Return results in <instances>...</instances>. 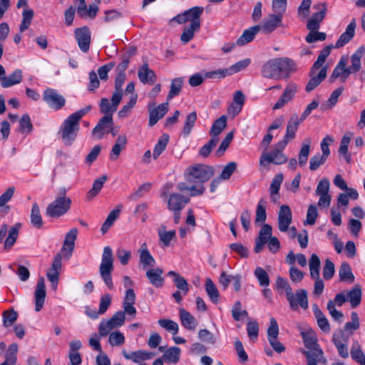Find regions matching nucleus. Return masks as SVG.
Segmentation results:
<instances>
[{
  "label": "nucleus",
  "mask_w": 365,
  "mask_h": 365,
  "mask_svg": "<svg viewBox=\"0 0 365 365\" xmlns=\"http://www.w3.org/2000/svg\"><path fill=\"white\" fill-rule=\"evenodd\" d=\"M34 11L31 9H24L22 13L23 19L21 23L19 31L21 33L26 31L31 23L34 16Z\"/></svg>",
  "instance_id": "obj_47"
},
{
  "label": "nucleus",
  "mask_w": 365,
  "mask_h": 365,
  "mask_svg": "<svg viewBox=\"0 0 365 365\" xmlns=\"http://www.w3.org/2000/svg\"><path fill=\"white\" fill-rule=\"evenodd\" d=\"M293 302L295 305L293 307H291L292 309L297 310L299 306L304 309H307L308 308V297L307 291L305 289L297 290L295 294H293Z\"/></svg>",
  "instance_id": "obj_26"
},
{
  "label": "nucleus",
  "mask_w": 365,
  "mask_h": 365,
  "mask_svg": "<svg viewBox=\"0 0 365 365\" xmlns=\"http://www.w3.org/2000/svg\"><path fill=\"white\" fill-rule=\"evenodd\" d=\"M365 51V48L364 46H360L356 51L352 54L351 57V66L350 69L357 72L361 69V58L364 56V53Z\"/></svg>",
  "instance_id": "obj_39"
},
{
  "label": "nucleus",
  "mask_w": 365,
  "mask_h": 365,
  "mask_svg": "<svg viewBox=\"0 0 365 365\" xmlns=\"http://www.w3.org/2000/svg\"><path fill=\"white\" fill-rule=\"evenodd\" d=\"M200 27L195 26H188L184 28L180 36V40L183 43H188L195 36V33L200 30Z\"/></svg>",
  "instance_id": "obj_49"
},
{
  "label": "nucleus",
  "mask_w": 365,
  "mask_h": 365,
  "mask_svg": "<svg viewBox=\"0 0 365 365\" xmlns=\"http://www.w3.org/2000/svg\"><path fill=\"white\" fill-rule=\"evenodd\" d=\"M356 27V19L354 18L351 21L350 24L346 26L345 31L342 33L338 38L334 47L339 48L348 43L355 35Z\"/></svg>",
  "instance_id": "obj_15"
},
{
  "label": "nucleus",
  "mask_w": 365,
  "mask_h": 365,
  "mask_svg": "<svg viewBox=\"0 0 365 365\" xmlns=\"http://www.w3.org/2000/svg\"><path fill=\"white\" fill-rule=\"evenodd\" d=\"M285 147V141H279L274 145L271 152H263L259 158V165L266 167L269 163L274 165L285 163L288 160L287 157L282 153Z\"/></svg>",
  "instance_id": "obj_5"
},
{
  "label": "nucleus",
  "mask_w": 365,
  "mask_h": 365,
  "mask_svg": "<svg viewBox=\"0 0 365 365\" xmlns=\"http://www.w3.org/2000/svg\"><path fill=\"white\" fill-rule=\"evenodd\" d=\"M34 296H35V310L36 312H39L42 309V307L44 304L45 298H46V285H45L44 278L43 277H39V279L38 280V282H37V284L36 287V289H35V292H34Z\"/></svg>",
  "instance_id": "obj_16"
},
{
  "label": "nucleus",
  "mask_w": 365,
  "mask_h": 365,
  "mask_svg": "<svg viewBox=\"0 0 365 365\" xmlns=\"http://www.w3.org/2000/svg\"><path fill=\"white\" fill-rule=\"evenodd\" d=\"M312 140L310 138H307L304 139L302 148L300 149L299 153V164L300 166H303L306 164L307 159L309 158V151H310V145Z\"/></svg>",
  "instance_id": "obj_35"
},
{
  "label": "nucleus",
  "mask_w": 365,
  "mask_h": 365,
  "mask_svg": "<svg viewBox=\"0 0 365 365\" xmlns=\"http://www.w3.org/2000/svg\"><path fill=\"white\" fill-rule=\"evenodd\" d=\"M21 227V224L16 223L12 227L10 228V230H9L8 236L4 241V247L5 250H10L15 244L18 238Z\"/></svg>",
  "instance_id": "obj_28"
},
{
  "label": "nucleus",
  "mask_w": 365,
  "mask_h": 365,
  "mask_svg": "<svg viewBox=\"0 0 365 365\" xmlns=\"http://www.w3.org/2000/svg\"><path fill=\"white\" fill-rule=\"evenodd\" d=\"M140 263L143 265V268L151 267H153L155 264V260L150 255V252L144 251L143 253L139 254Z\"/></svg>",
  "instance_id": "obj_61"
},
{
  "label": "nucleus",
  "mask_w": 365,
  "mask_h": 365,
  "mask_svg": "<svg viewBox=\"0 0 365 365\" xmlns=\"http://www.w3.org/2000/svg\"><path fill=\"white\" fill-rule=\"evenodd\" d=\"M339 276L341 282L352 283L354 281V276L352 273L351 268L346 262L341 263L339 269Z\"/></svg>",
  "instance_id": "obj_34"
},
{
  "label": "nucleus",
  "mask_w": 365,
  "mask_h": 365,
  "mask_svg": "<svg viewBox=\"0 0 365 365\" xmlns=\"http://www.w3.org/2000/svg\"><path fill=\"white\" fill-rule=\"evenodd\" d=\"M33 129L34 127L29 115L24 114L19 120V132L28 135L32 132Z\"/></svg>",
  "instance_id": "obj_46"
},
{
  "label": "nucleus",
  "mask_w": 365,
  "mask_h": 365,
  "mask_svg": "<svg viewBox=\"0 0 365 365\" xmlns=\"http://www.w3.org/2000/svg\"><path fill=\"white\" fill-rule=\"evenodd\" d=\"M123 355L128 360H131L135 363H140L152 359L155 356V354L144 350H138L130 353L123 351Z\"/></svg>",
  "instance_id": "obj_20"
},
{
  "label": "nucleus",
  "mask_w": 365,
  "mask_h": 365,
  "mask_svg": "<svg viewBox=\"0 0 365 365\" xmlns=\"http://www.w3.org/2000/svg\"><path fill=\"white\" fill-rule=\"evenodd\" d=\"M212 167L205 164H195L188 166L184 172L186 182L178 183L177 188L181 192L188 191L192 197L203 194V184L214 175Z\"/></svg>",
  "instance_id": "obj_1"
},
{
  "label": "nucleus",
  "mask_w": 365,
  "mask_h": 365,
  "mask_svg": "<svg viewBox=\"0 0 365 365\" xmlns=\"http://www.w3.org/2000/svg\"><path fill=\"white\" fill-rule=\"evenodd\" d=\"M232 315L235 321H240L243 317H247L248 313L246 310L242 309V304L240 301H236L232 309Z\"/></svg>",
  "instance_id": "obj_57"
},
{
  "label": "nucleus",
  "mask_w": 365,
  "mask_h": 365,
  "mask_svg": "<svg viewBox=\"0 0 365 365\" xmlns=\"http://www.w3.org/2000/svg\"><path fill=\"white\" fill-rule=\"evenodd\" d=\"M189 201L187 197L179 193H173L168 198V208L170 211H181Z\"/></svg>",
  "instance_id": "obj_13"
},
{
  "label": "nucleus",
  "mask_w": 365,
  "mask_h": 365,
  "mask_svg": "<svg viewBox=\"0 0 365 365\" xmlns=\"http://www.w3.org/2000/svg\"><path fill=\"white\" fill-rule=\"evenodd\" d=\"M168 275L173 277V282L175 287L182 292L183 295H186L189 292V284L187 280L175 271H170Z\"/></svg>",
  "instance_id": "obj_29"
},
{
  "label": "nucleus",
  "mask_w": 365,
  "mask_h": 365,
  "mask_svg": "<svg viewBox=\"0 0 365 365\" xmlns=\"http://www.w3.org/2000/svg\"><path fill=\"white\" fill-rule=\"evenodd\" d=\"M314 349V351H303L307 358V365H317V362L320 361V357L323 356L324 352L321 349L315 347Z\"/></svg>",
  "instance_id": "obj_40"
},
{
  "label": "nucleus",
  "mask_w": 365,
  "mask_h": 365,
  "mask_svg": "<svg viewBox=\"0 0 365 365\" xmlns=\"http://www.w3.org/2000/svg\"><path fill=\"white\" fill-rule=\"evenodd\" d=\"M335 267L334 263L329 259H327L322 271L324 279L326 280L331 279L333 277Z\"/></svg>",
  "instance_id": "obj_59"
},
{
  "label": "nucleus",
  "mask_w": 365,
  "mask_h": 365,
  "mask_svg": "<svg viewBox=\"0 0 365 365\" xmlns=\"http://www.w3.org/2000/svg\"><path fill=\"white\" fill-rule=\"evenodd\" d=\"M180 348L178 346H172L164 352L163 358L167 363L176 364L180 360Z\"/></svg>",
  "instance_id": "obj_31"
},
{
  "label": "nucleus",
  "mask_w": 365,
  "mask_h": 365,
  "mask_svg": "<svg viewBox=\"0 0 365 365\" xmlns=\"http://www.w3.org/2000/svg\"><path fill=\"white\" fill-rule=\"evenodd\" d=\"M298 115L297 114H294L287 123L286 133L283 140L281 141H285L287 145L289 140L294 139L295 138V133L298 129Z\"/></svg>",
  "instance_id": "obj_23"
},
{
  "label": "nucleus",
  "mask_w": 365,
  "mask_h": 365,
  "mask_svg": "<svg viewBox=\"0 0 365 365\" xmlns=\"http://www.w3.org/2000/svg\"><path fill=\"white\" fill-rule=\"evenodd\" d=\"M205 290L212 302L216 303L218 302L220 297L219 292L215 284L210 278L206 279Z\"/></svg>",
  "instance_id": "obj_45"
},
{
  "label": "nucleus",
  "mask_w": 365,
  "mask_h": 365,
  "mask_svg": "<svg viewBox=\"0 0 365 365\" xmlns=\"http://www.w3.org/2000/svg\"><path fill=\"white\" fill-rule=\"evenodd\" d=\"M43 101L55 110H61L66 104L65 98L53 88H46L43 93Z\"/></svg>",
  "instance_id": "obj_8"
},
{
  "label": "nucleus",
  "mask_w": 365,
  "mask_h": 365,
  "mask_svg": "<svg viewBox=\"0 0 365 365\" xmlns=\"http://www.w3.org/2000/svg\"><path fill=\"white\" fill-rule=\"evenodd\" d=\"M179 312L182 325L187 330H195L197 326L196 319L183 308H180Z\"/></svg>",
  "instance_id": "obj_22"
},
{
  "label": "nucleus",
  "mask_w": 365,
  "mask_h": 365,
  "mask_svg": "<svg viewBox=\"0 0 365 365\" xmlns=\"http://www.w3.org/2000/svg\"><path fill=\"white\" fill-rule=\"evenodd\" d=\"M151 187L150 183H145L140 185L138 189L133 192L129 197L130 200H137L138 199L143 197L146 192H148Z\"/></svg>",
  "instance_id": "obj_64"
},
{
  "label": "nucleus",
  "mask_w": 365,
  "mask_h": 365,
  "mask_svg": "<svg viewBox=\"0 0 365 365\" xmlns=\"http://www.w3.org/2000/svg\"><path fill=\"white\" fill-rule=\"evenodd\" d=\"M266 201L264 199H260L258 202L256 209L255 222H264L266 220Z\"/></svg>",
  "instance_id": "obj_53"
},
{
  "label": "nucleus",
  "mask_w": 365,
  "mask_h": 365,
  "mask_svg": "<svg viewBox=\"0 0 365 365\" xmlns=\"http://www.w3.org/2000/svg\"><path fill=\"white\" fill-rule=\"evenodd\" d=\"M296 70L294 61L287 57L272 58L262 68V75L266 78L279 80L284 76L288 78Z\"/></svg>",
  "instance_id": "obj_3"
},
{
  "label": "nucleus",
  "mask_w": 365,
  "mask_h": 365,
  "mask_svg": "<svg viewBox=\"0 0 365 365\" xmlns=\"http://www.w3.org/2000/svg\"><path fill=\"white\" fill-rule=\"evenodd\" d=\"M168 102L161 103L157 107L153 108L155 103L149 104V125L153 126L158 120L162 119L168 110Z\"/></svg>",
  "instance_id": "obj_11"
},
{
  "label": "nucleus",
  "mask_w": 365,
  "mask_h": 365,
  "mask_svg": "<svg viewBox=\"0 0 365 365\" xmlns=\"http://www.w3.org/2000/svg\"><path fill=\"white\" fill-rule=\"evenodd\" d=\"M168 141L169 135L168 134H163L159 138L158 143L155 145L153 153V157L155 160L165 150Z\"/></svg>",
  "instance_id": "obj_41"
},
{
  "label": "nucleus",
  "mask_w": 365,
  "mask_h": 365,
  "mask_svg": "<svg viewBox=\"0 0 365 365\" xmlns=\"http://www.w3.org/2000/svg\"><path fill=\"white\" fill-rule=\"evenodd\" d=\"M227 120V117L223 115L214 121L210 130V135L212 136V138H216L219 140L218 136L226 128Z\"/></svg>",
  "instance_id": "obj_27"
},
{
  "label": "nucleus",
  "mask_w": 365,
  "mask_h": 365,
  "mask_svg": "<svg viewBox=\"0 0 365 365\" xmlns=\"http://www.w3.org/2000/svg\"><path fill=\"white\" fill-rule=\"evenodd\" d=\"M325 14L324 11L314 13L308 21L307 29L310 31H317L319 28V24L324 19Z\"/></svg>",
  "instance_id": "obj_42"
},
{
  "label": "nucleus",
  "mask_w": 365,
  "mask_h": 365,
  "mask_svg": "<svg viewBox=\"0 0 365 365\" xmlns=\"http://www.w3.org/2000/svg\"><path fill=\"white\" fill-rule=\"evenodd\" d=\"M197 120V113L193 111L189 113L185 120L184 126L182 128V134L185 137H187L191 133L193 127L195 126V122Z\"/></svg>",
  "instance_id": "obj_43"
},
{
  "label": "nucleus",
  "mask_w": 365,
  "mask_h": 365,
  "mask_svg": "<svg viewBox=\"0 0 365 365\" xmlns=\"http://www.w3.org/2000/svg\"><path fill=\"white\" fill-rule=\"evenodd\" d=\"M349 299L352 308L356 307L361 302V290L359 287H354L348 294Z\"/></svg>",
  "instance_id": "obj_54"
},
{
  "label": "nucleus",
  "mask_w": 365,
  "mask_h": 365,
  "mask_svg": "<svg viewBox=\"0 0 365 365\" xmlns=\"http://www.w3.org/2000/svg\"><path fill=\"white\" fill-rule=\"evenodd\" d=\"M138 76L140 81L144 84L148 83L153 85L157 81L155 73L153 70L149 68L147 63L143 64L138 68Z\"/></svg>",
  "instance_id": "obj_18"
},
{
  "label": "nucleus",
  "mask_w": 365,
  "mask_h": 365,
  "mask_svg": "<svg viewBox=\"0 0 365 365\" xmlns=\"http://www.w3.org/2000/svg\"><path fill=\"white\" fill-rule=\"evenodd\" d=\"M327 73V66L322 67L317 75H315V73L312 75L310 73L311 78L306 86V91L309 93L317 88L325 79Z\"/></svg>",
  "instance_id": "obj_21"
},
{
  "label": "nucleus",
  "mask_w": 365,
  "mask_h": 365,
  "mask_svg": "<svg viewBox=\"0 0 365 365\" xmlns=\"http://www.w3.org/2000/svg\"><path fill=\"white\" fill-rule=\"evenodd\" d=\"M107 179V176L104 175L94 180L92 188L87 193V198L88 200L93 199L100 192Z\"/></svg>",
  "instance_id": "obj_36"
},
{
  "label": "nucleus",
  "mask_w": 365,
  "mask_h": 365,
  "mask_svg": "<svg viewBox=\"0 0 365 365\" xmlns=\"http://www.w3.org/2000/svg\"><path fill=\"white\" fill-rule=\"evenodd\" d=\"M278 228L279 231L285 232L289 230L292 222V215L290 207L287 205H282L278 213Z\"/></svg>",
  "instance_id": "obj_12"
},
{
  "label": "nucleus",
  "mask_w": 365,
  "mask_h": 365,
  "mask_svg": "<svg viewBox=\"0 0 365 365\" xmlns=\"http://www.w3.org/2000/svg\"><path fill=\"white\" fill-rule=\"evenodd\" d=\"M203 7L194 6L185 11L182 14L175 16L172 21H176L178 24H183L190 22L189 26L200 27V16L203 12Z\"/></svg>",
  "instance_id": "obj_7"
},
{
  "label": "nucleus",
  "mask_w": 365,
  "mask_h": 365,
  "mask_svg": "<svg viewBox=\"0 0 365 365\" xmlns=\"http://www.w3.org/2000/svg\"><path fill=\"white\" fill-rule=\"evenodd\" d=\"M113 117L104 115L102 117L96 127L93 129V135H97L99 139L102 138L104 133H109V127L113 125Z\"/></svg>",
  "instance_id": "obj_17"
},
{
  "label": "nucleus",
  "mask_w": 365,
  "mask_h": 365,
  "mask_svg": "<svg viewBox=\"0 0 365 365\" xmlns=\"http://www.w3.org/2000/svg\"><path fill=\"white\" fill-rule=\"evenodd\" d=\"M184 79L182 77L174 78L171 81L170 91L167 96V100L170 101L175 96L180 94L183 86Z\"/></svg>",
  "instance_id": "obj_33"
},
{
  "label": "nucleus",
  "mask_w": 365,
  "mask_h": 365,
  "mask_svg": "<svg viewBox=\"0 0 365 365\" xmlns=\"http://www.w3.org/2000/svg\"><path fill=\"white\" fill-rule=\"evenodd\" d=\"M255 277L257 279L259 284L262 287H267L270 280L267 272L262 267H257L254 272Z\"/></svg>",
  "instance_id": "obj_50"
},
{
  "label": "nucleus",
  "mask_w": 365,
  "mask_h": 365,
  "mask_svg": "<svg viewBox=\"0 0 365 365\" xmlns=\"http://www.w3.org/2000/svg\"><path fill=\"white\" fill-rule=\"evenodd\" d=\"M159 325L166 329L168 331L171 332L173 335L177 334L178 332V324L170 319H160L158 320Z\"/></svg>",
  "instance_id": "obj_55"
},
{
  "label": "nucleus",
  "mask_w": 365,
  "mask_h": 365,
  "mask_svg": "<svg viewBox=\"0 0 365 365\" xmlns=\"http://www.w3.org/2000/svg\"><path fill=\"white\" fill-rule=\"evenodd\" d=\"M327 159V158L322 155L320 153L313 155L309 160V169L312 171L316 170L325 163Z\"/></svg>",
  "instance_id": "obj_58"
},
{
  "label": "nucleus",
  "mask_w": 365,
  "mask_h": 365,
  "mask_svg": "<svg viewBox=\"0 0 365 365\" xmlns=\"http://www.w3.org/2000/svg\"><path fill=\"white\" fill-rule=\"evenodd\" d=\"M92 109L91 105L68 115L60 125L58 135L66 146H71L76 140L80 130V120Z\"/></svg>",
  "instance_id": "obj_2"
},
{
  "label": "nucleus",
  "mask_w": 365,
  "mask_h": 365,
  "mask_svg": "<svg viewBox=\"0 0 365 365\" xmlns=\"http://www.w3.org/2000/svg\"><path fill=\"white\" fill-rule=\"evenodd\" d=\"M250 62H251V61L250 58H246V59H243L242 61H237V63H235V64L231 66L230 68H226V70L228 72V76L232 75L234 73H236L245 69L250 65Z\"/></svg>",
  "instance_id": "obj_56"
},
{
  "label": "nucleus",
  "mask_w": 365,
  "mask_h": 365,
  "mask_svg": "<svg viewBox=\"0 0 365 365\" xmlns=\"http://www.w3.org/2000/svg\"><path fill=\"white\" fill-rule=\"evenodd\" d=\"M163 273V269L157 267L149 269L146 272L145 275L152 285L156 288H161L165 282L164 278L162 277Z\"/></svg>",
  "instance_id": "obj_19"
},
{
  "label": "nucleus",
  "mask_w": 365,
  "mask_h": 365,
  "mask_svg": "<svg viewBox=\"0 0 365 365\" xmlns=\"http://www.w3.org/2000/svg\"><path fill=\"white\" fill-rule=\"evenodd\" d=\"M18 314L14 309L3 313V323L6 327L11 326L17 319Z\"/></svg>",
  "instance_id": "obj_60"
},
{
  "label": "nucleus",
  "mask_w": 365,
  "mask_h": 365,
  "mask_svg": "<svg viewBox=\"0 0 365 365\" xmlns=\"http://www.w3.org/2000/svg\"><path fill=\"white\" fill-rule=\"evenodd\" d=\"M74 36L81 51L87 53L90 48L91 34L87 26L76 29Z\"/></svg>",
  "instance_id": "obj_10"
},
{
  "label": "nucleus",
  "mask_w": 365,
  "mask_h": 365,
  "mask_svg": "<svg viewBox=\"0 0 365 365\" xmlns=\"http://www.w3.org/2000/svg\"><path fill=\"white\" fill-rule=\"evenodd\" d=\"M260 26L257 25L245 30L242 34L237 40L236 43L238 46H243L251 42L254 39L255 35L260 31Z\"/></svg>",
  "instance_id": "obj_25"
},
{
  "label": "nucleus",
  "mask_w": 365,
  "mask_h": 365,
  "mask_svg": "<svg viewBox=\"0 0 365 365\" xmlns=\"http://www.w3.org/2000/svg\"><path fill=\"white\" fill-rule=\"evenodd\" d=\"M320 259L317 255L312 254L309 261L311 278H317L319 276Z\"/></svg>",
  "instance_id": "obj_44"
},
{
  "label": "nucleus",
  "mask_w": 365,
  "mask_h": 365,
  "mask_svg": "<svg viewBox=\"0 0 365 365\" xmlns=\"http://www.w3.org/2000/svg\"><path fill=\"white\" fill-rule=\"evenodd\" d=\"M18 346L16 344H11L6 353L5 361L1 365H15L17 361Z\"/></svg>",
  "instance_id": "obj_38"
},
{
  "label": "nucleus",
  "mask_w": 365,
  "mask_h": 365,
  "mask_svg": "<svg viewBox=\"0 0 365 365\" xmlns=\"http://www.w3.org/2000/svg\"><path fill=\"white\" fill-rule=\"evenodd\" d=\"M302 336L304 346L307 348L312 349L317 346V338L314 332H313L312 331H303L302 332Z\"/></svg>",
  "instance_id": "obj_51"
},
{
  "label": "nucleus",
  "mask_w": 365,
  "mask_h": 365,
  "mask_svg": "<svg viewBox=\"0 0 365 365\" xmlns=\"http://www.w3.org/2000/svg\"><path fill=\"white\" fill-rule=\"evenodd\" d=\"M71 205V200L66 197V190L63 189L47 206L46 215L50 217H59L69 210Z\"/></svg>",
  "instance_id": "obj_6"
},
{
  "label": "nucleus",
  "mask_w": 365,
  "mask_h": 365,
  "mask_svg": "<svg viewBox=\"0 0 365 365\" xmlns=\"http://www.w3.org/2000/svg\"><path fill=\"white\" fill-rule=\"evenodd\" d=\"M158 235L160 237V241L163 243V245L168 247L169 246L170 242L175 237V231H166L165 227H162L161 229L158 230Z\"/></svg>",
  "instance_id": "obj_52"
},
{
  "label": "nucleus",
  "mask_w": 365,
  "mask_h": 365,
  "mask_svg": "<svg viewBox=\"0 0 365 365\" xmlns=\"http://www.w3.org/2000/svg\"><path fill=\"white\" fill-rule=\"evenodd\" d=\"M22 77V71L21 69H16L4 79L1 86L3 88H9L16 85L21 81Z\"/></svg>",
  "instance_id": "obj_32"
},
{
  "label": "nucleus",
  "mask_w": 365,
  "mask_h": 365,
  "mask_svg": "<svg viewBox=\"0 0 365 365\" xmlns=\"http://www.w3.org/2000/svg\"><path fill=\"white\" fill-rule=\"evenodd\" d=\"M131 251L123 248H118L116 250V257L122 265H127L131 258Z\"/></svg>",
  "instance_id": "obj_63"
},
{
  "label": "nucleus",
  "mask_w": 365,
  "mask_h": 365,
  "mask_svg": "<svg viewBox=\"0 0 365 365\" xmlns=\"http://www.w3.org/2000/svg\"><path fill=\"white\" fill-rule=\"evenodd\" d=\"M333 48V45H328L321 51L319 55L318 56L317 60L314 62L311 68L312 75L316 73L317 70H318L320 68H322V66L324 63L326 58L329 56L331 50Z\"/></svg>",
  "instance_id": "obj_30"
},
{
  "label": "nucleus",
  "mask_w": 365,
  "mask_h": 365,
  "mask_svg": "<svg viewBox=\"0 0 365 365\" xmlns=\"http://www.w3.org/2000/svg\"><path fill=\"white\" fill-rule=\"evenodd\" d=\"M282 15L279 14H270L265 18L262 25L260 26L261 29L264 34H270L273 32L277 27L282 26Z\"/></svg>",
  "instance_id": "obj_14"
},
{
  "label": "nucleus",
  "mask_w": 365,
  "mask_h": 365,
  "mask_svg": "<svg viewBox=\"0 0 365 365\" xmlns=\"http://www.w3.org/2000/svg\"><path fill=\"white\" fill-rule=\"evenodd\" d=\"M31 222L34 227L40 229L43 226V220L40 212L39 206L36 202L32 205L31 212Z\"/></svg>",
  "instance_id": "obj_37"
},
{
  "label": "nucleus",
  "mask_w": 365,
  "mask_h": 365,
  "mask_svg": "<svg viewBox=\"0 0 365 365\" xmlns=\"http://www.w3.org/2000/svg\"><path fill=\"white\" fill-rule=\"evenodd\" d=\"M100 110L104 115H110L113 117V113L117 110L118 107H113V103H110L106 98H103L100 102Z\"/></svg>",
  "instance_id": "obj_48"
},
{
  "label": "nucleus",
  "mask_w": 365,
  "mask_h": 365,
  "mask_svg": "<svg viewBox=\"0 0 365 365\" xmlns=\"http://www.w3.org/2000/svg\"><path fill=\"white\" fill-rule=\"evenodd\" d=\"M113 261L112 249L108 246L105 247L99 266V273L109 289H113L114 287L111 277V272L113 270Z\"/></svg>",
  "instance_id": "obj_4"
},
{
  "label": "nucleus",
  "mask_w": 365,
  "mask_h": 365,
  "mask_svg": "<svg viewBox=\"0 0 365 365\" xmlns=\"http://www.w3.org/2000/svg\"><path fill=\"white\" fill-rule=\"evenodd\" d=\"M62 267V257L57 254L52 262L51 267L47 270L46 277L51 282L53 289L56 290L58 287L59 274Z\"/></svg>",
  "instance_id": "obj_9"
},
{
  "label": "nucleus",
  "mask_w": 365,
  "mask_h": 365,
  "mask_svg": "<svg viewBox=\"0 0 365 365\" xmlns=\"http://www.w3.org/2000/svg\"><path fill=\"white\" fill-rule=\"evenodd\" d=\"M275 287L277 289H284L286 293L287 299L289 302L290 307H293L295 304L293 302L292 289L287 280L282 277H277L276 279Z\"/></svg>",
  "instance_id": "obj_24"
},
{
  "label": "nucleus",
  "mask_w": 365,
  "mask_h": 365,
  "mask_svg": "<svg viewBox=\"0 0 365 365\" xmlns=\"http://www.w3.org/2000/svg\"><path fill=\"white\" fill-rule=\"evenodd\" d=\"M217 139L211 138V139L200 148L199 155L203 158H207L212 149L217 145Z\"/></svg>",
  "instance_id": "obj_62"
}]
</instances>
